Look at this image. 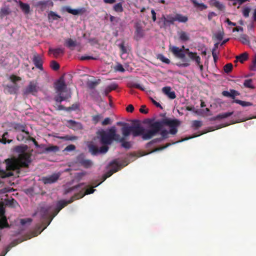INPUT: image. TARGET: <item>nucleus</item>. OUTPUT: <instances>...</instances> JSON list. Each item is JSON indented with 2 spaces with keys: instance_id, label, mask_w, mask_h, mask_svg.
I'll return each instance as SVG.
<instances>
[{
  "instance_id": "f257e3e1",
  "label": "nucleus",
  "mask_w": 256,
  "mask_h": 256,
  "mask_svg": "<svg viewBox=\"0 0 256 256\" xmlns=\"http://www.w3.org/2000/svg\"><path fill=\"white\" fill-rule=\"evenodd\" d=\"M148 129L145 130L140 124L136 126H130L128 124L122 122H116V125L122 126L121 131L124 137H128L132 133L134 137L142 136L144 140H148L156 136V134L160 130L163 124H166L171 127L170 132L175 134L177 130L176 126H178V121L177 120H171L168 119H164L161 120L154 121V119H148L147 121Z\"/></svg>"
},
{
  "instance_id": "f03ea898",
  "label": "nucleus",
  "mask_w": 256,
  "mask_h": 256,
  "mask_svg": "<svg viewBox=\"0 0 256 256\" xmlns=\"http://www.w3.org/2000/svg\"><path fill=\"white\" fill-rule=\"evenodd\" d=\"M28 148L26 145L15 146L14 150L20 154L18 158H12L5 160L7 170H19L20 168L28 167L29 164L31 162V154L26 152Z\"/></svg>"
},
{
  "instance_id": "7ed1b4c3",
  "label": "nucleus",
  "mask_w": 256,
  "mask_h": 256,
  "mask_svg": "<svg viewBox=\"0 0 256 256\" xmlns=\"http://www.w3.org/2000/svg\"><path fill=\"white\" fill-rule=\"evenodd\" d=\"M170 50L174 55L176 57L182 60V62L176 64L179 67L186 68L190 65L191 61L195 62L196 64H200L201 58L196 52H192L190 49L186 48L183 51L176 46L170 47Z\"/></svg>"
},
{
  "instance_id": "20e7f679",
  "label": "nucleus",
  "mask_w": 256,
  "mask_h": 256,
  "mask_svg": "<svg viewBox=\"0 0 256 256\" xmlns=\"http://www.w3.org/2000/svg\"><path fill=\"white\" fill-rule=\"evenodd\" d=\"M188 20V18L186 16H183L180 14H176L174 16L172 14H162L158 18V24L160 28L166 29L170 25L174 24V22L178 21L179 22H186Z\"/></svg>"
},
{
  "instance_id": "39448f33",
  "label": "nucleus",
  "mask_w": 256,
  "mask_h": 256,
  "mask_svg": "<svg viewBox=\"0 0 256 256\" xmlns=\"http://www.w3.org/2000/svg\"><path fill=\"white\" fill-rule=\"evenodd\" d=\"M54 88L56 93L58 94L54 98V100L57 102H62L67 100L70 98V94L66 96H63L62 93L66 92V84L65 82L64 78L62 76L54 84Z\"/></svg>"
},
{
  "instance_id": "423d86ee",
  "label": "nucleus",
  "mask_w": 256,
  "mask_h": 256,
  "mask_svg": "<svg viewBox=\"0 0 256 256\" xmlns=\"http://www.w3.org/2000/svg\"><path fill=\"white\" fill-rule=\"evenodd\" d=\"M89 152L93 156H96L100 154H105L108 150V146H104L98 148V146L92 144H90L88 145Z\"/></svg>"
},
{
  "instance_id": "0eeeda50",
  "label": "nucleus",
  "mask_w": 256,
  "mask_h": 256,
  "mask_svg": "<svg viewBox=\"0 0 256 256\" xmlns=\"http://www.w3.org/2000/svg\"><path fill=\"white\" fill-rule=\"evenodd\" d=\"M76 162L86 168H90L93 165V162L90 160L86 159L83 154H80L76 156Z\"/></svg>"
},
{
  "instance_id": "6e6552de",
  "label": "nucleus",
  "mask_w": 256,
  "mask_h": 256,
  "mask_svg": "<svg viewBox=\"0 0 256 256\" xmlns=\"http://www.w3.org/2000/svg\"><path fill=\"white\" fill-rule=\"evenodd\" d=\"M164 118H163L162 120H164ZM164 119H168V118H165ZM168 120H177L178 121L179 124H178V126H176V130H178V128L180 126V121L179 120H177V119L172 120V119L168 118ZM171 128H172L171 127H170L169 126L166 125L165 124H163L162 128L160 129V130L156 134H158L160 132V134L162 136L161 138H162V140H163L166 139V138H168V133H170V134H171L170 132V130ZM177 132H178V131ZM156 135L157 134H156ZM172 135H174V134H172Z\"/></svg>"
},
{
  "instance_id": "1a4fd4ad",
  "label": "nucleus",
  "mask_w": 256,
  "mask_h": 256,
  "mask_svg": "<svg viewBox=\"0 0 256 256\" xmlns=\"http://www.w3.org/2000/svg\"><path fill=\"white\" fill-rule=\"evenodd\" d=\"M38 92V84L36 82L31 81L28 86L24 91V94L27 95L30 94H34Z\"/></svg>"
},
{
  "instance_id": "9d476101",
  "label": "nucleus",
  "mask_w": 256,
  "mask_h": 256,
  "mask_svg": "<svg viewBox=\"0 0 256 256\" xmlns=\"http://www.w3.org/2000/svg\"><path fill=\"white\" fill-rule=\"evenodd\" d=\"M35 6L41 11H44L48 9L49 6H52L53 2L50 0L38 1L35 4Z\"/></svg>"
},
{
  "instance_id": "9b49d317",
  "label": "nucleus",
  "mask_w": 256,
  "mask_h": 256,
  "mask_svg": "<svg viewBox=\"0 0 256 256\" xmlns=\"http://www.w3.org/2000/svg\"><path fill=\"white\" fill-rule=\"evenodd\" d=\"M59 177V174H54L49 176L42 177V180L44 184H51L56 182Z\"/></svg>"
},
{
  "instance_id": "f8f14e48",
  "label": "nucleus",
  "mask_w": 256,
  "mask_h": 256,
  "mask_svg": "<svg viewBox=\"0 0 256 256\" xmlns=\"http://www.w3.org/2000/svg\"><path fill=\"white\" fill-rule=\"evenodd\" d=\"M135 29L134 38L136 41H138L144 37V32L142 26L139 24H137L135 26Z\"/></svg>"
},
{
  "instance_id": "ddd939ff",
  "label": "nucleus",
  "mask_w": 256,
  "mask_h": 256,
  "mask_svg": "<svg viewBox=\"0 0 256 256\" xmlns=\"http://www.w3.org/2000/svg\"><path fill=\"white\" fill-rule=\"evenodd\" d=\"M76 197L74 196V195L72 196L70 200H60L59 201L57 204V206H56V214L62 208L66 206L68 204L72 203L73 202L74 200H76Z\"/></svg>"
},
{
  "instance_id": "4468645a",
  "label": "nucleus",
  "mask_w": 256,
  "mask_h": 256,
  "mask_svg": "<svg viewBox=\"0 0 256 256\" xmlns=\"http://www.w3.org/2000/svg\"><path fill=\"white\" fill-rule=\"evenodd\" d=\"M67 123L68 126L74 130H80L83 128L82 124L80 122L70 120L67 121Z\"/></svg>"
},
{
  "instance_id": "2eb2a0df",
  "label": "nucleus",
  "mask_w": 256,
  "mask_h": 256,
  "mask_svg": "<svg viewBox=\"0 0 256 256\" xmlns=\"http://www.w3.org/2000/svg\"><path fill=\"white\" fill-rule=\"evenodd\" d=\"M100 142L103 144H110L112 140L108 136V134L104 131L100 132Z\"/></svg>"
},
{
  "instance_id": "dca6fc26",
  "label": "nucleus",
  "mask_w": 256,
  "mask_h": 256,
  "mask_svg": "<svg viewBox=\"0 0 256 256\" xmlns=\"http://www.w3.org/2000/svg\"><path fill=\"white\" fill-rule=\"evenodd\" d=\"M170 86H165L162 88V92L170 99H174L176 98V93L174 91L171 90Z\"/></svg>"
},
{
  "instance_id": "f3484780",
  "label": "nucleus",
  "mask_w": 256,
  "mask_h": 256,
  "mask_svg": "<svg viewBox=\"0 0 256 256\" xmlns=\"http://www.w3.org/2000/svg\"><path fill=\"white\" fill-rule=\"evenodd\" d=\"M95 191V190L93 188H88L84 192L83 191H80L79 192L74 194V196L76 197V199H79L83 198L85 195L89 194H92Z\"/></svg>"
},
{
  "instance_id": "a211bd4d",
  "label": "nucleus",
  "mask_w": 256,
  "mask_h": 256,
  "mask_svg": "<svg viewBox=\"0 0 256 256\" xmlns=\"http://www.w3.org/2000/svg\"><path fill=\"white\" fill-rule=\"evenodd\" d=\"M33 62L36 68L40 69L41 70H43L42 67V61L38 54H34L33 58Z\"/></svg>"
},
{
  "instance_id": "6ab92c4d",
  "label": "nucleus",
  "mask_w": 256,
  "mask_h": 256,
  "mask_svg": "<svg viewBox=\"0 0 256 256\" xmlns=\"http://www.w3.org/2000/svg\"><path fill=\"white\" fill-rule=\"evenodd\" d=\"M22 240H20L18 239L16 240L12 241L8 246L2 252L0 256H5L8 252H9L10 248L19 243L21 242Z\"/></svg>"
},
{
  "instance_id": "aec40b11",
  "label": "nucleus",
  "mask_w": 256,
  "mask_h": 256,
  "mask_svg": "<svg viewBox=\"0 0 256 256\" xmlns=\"http://www.w3.org/2000/svg\"><path fill=\"white\" fill-rule=\"evenodd\" d=\"M65 10L71 14L73 15L82 14L84 12L85 10L84 8H81L78 9H72L69 6H66Z\"/></svg>"
},
{
  "instance_id": "412c9836",
  "label": "nucleus",
  "mask_w": 256,
  "mask_h": 256,
  "mask_svg": "<svg viewBox=\"0 0 256 256\" xmlns=\"http://www.w3.org/2000/svg\"><path fill=\"white\" fill-rule=\"evenodd\" d=\"M13 128L16 131H21L25 133L26 135L30 134L29 132L26 130V126L18 123H14L12 125Z\"/></svg>"
},
{
  "instance_id": "4be33fe9",
  "label": "nucleus",
  "mask_w": 256,
  "mask_h": 256,
  "mask_svg": "<svg viewBox=\"0 0 256 256\" xmlns=\"http://www.w3.org/2000/svg\"><path fill=\"white\" fill-rule=\"evenodd\" d=\"M222 94L226 97L231 98L234 100L235 96L240 94L239 92L236 90H230V92L224 90L222 92Z\"/></svg>"
},
{
  "instance_id": "5701e85b",
  "label": "nucleus",
  "mask_w": 256,
  "mask_h": 256,
  "mask_svg": "<svg viewBox=\"0 0 256 256\" xmlns=\"http://www.w3.org/2000/svg\"><path fill=\"white\" fill-rule=\"evenodd\" d=\"M233 114V112H227L224 113L220 114L217 115L216 116L211 118H210V120L211 121H214L218 120H222L223 118H226L228 116H232Z\"/></svg>"
},
{
  "instance_id": "b1692460",
  "label": "nucleus",
  "mask_w": 256,
  "mask_h": 256,
  "mask_svg": "<svg viewBox=\"0 0 256 256\" xmlns=\"http://www.w3.org/2000/svg\"><path fill=\"white\" fill-rule=\"evenodd\" d=\"M49 52L52 53L54 56L55 58H57L58 56L61 54H64V50L63 48H50Z\"/></svg>"
},
{
  "instance_id": "393cba45",
  "label": "nucleus",
  "mask_w": 256,
  "mask_h": 256,
  "mask_svg": "<svg viewBox=\"0 0 256 256\" xmlns=\"http://www.w3.org/2000/svg\"><path fill=\"white\" fill-rule=\"evenodd\" d=\"M118 47L120 50L122 54H127L130 50V46L128 44L125 46L124 41H122L121 44H118Z\"/></svg>"
},
{
  "instance_id": "a878e982",
  "label": "nucleus",
  "mask_w": 256,
  "mask_h": 256,
  "mask_svg": "<svg viewBox=\"0 0 256 256\" xmlns=\"http://www.w3.org/2000/svg\"><path fill=\"white\" fill-rule=\"evenodd\" d=\"M50 210V207H42L40 211L42 217L44 218H48L49 216Z\"/></svg>"
},
{
  "instance_id": "bb28decb",
  "label": "nucleus",
  "mask_w": 256,
  "mask_h": 256,
  "mask_svg": "<svg viewBox=\"0 0 256 256\" xmlns=\"http://www.w3.org/2000/svg\"><path fill=\"white\" fill-rule=\"evenodd\" d=\"M64 45L68 48H74L76 46V42L75 40H73L72 38H67L64 40Z\"/></svg>"
},
{
  "instance_id": "cd10ccee",
  "label": "nucleus",
  "mask_w": 256,
  "mask_h": 256,
  "mask_svg": "<svg viewBox=\"0 0 256 256\" xmlns=\"http://www.w3.org/2000/svg\"><path fill=\"white\" fill-rule=\"evenodd\" d=\"M5 90L10 94H15L18 90V88L16 86H6Z\"/></svg>"
},
{
  "instance_id": "c85d7f7f",
  "label": "nucleus",
  "mask_w": 256,
  "mask_h": 256,
  "mask_svg": "<svg viewBox=\"0 0 256 256\" xmlns=\"http://www.w3.org/2000/svg\"><path fill=\"white\" fill-rule=\"evenodd\" d=\"M248 58V54L246 52H244L239 56H236V62L239 61L241 63H243Z\"/></svg>"
},
{
  "instance_id": "c756f323",
  "label": "nucleus",
  "mask_w": 256,
  "mask_h": 256,
  "mask_svg": "<svg viewBox=\"0 0 256 256\" xmlns=\"http://www.w3.org/2000/svg\"><path fill=\"white\" fill-rule=\"evenodd\" d=\"M178 36L180 40L183 42H186L190 39L188 34L184 31L179 32Z\"/></svg>"
},
{
  "instance_id": "7c9ffc66",
  "label": "nucleus",
  "mask_w": 256,
  "mask_h": 256,
  "mask_svg": "<svg viewBox=\"0 0 256 256\" xmlns=\"http://www.w3.org/2000/svg\"><path fill=\"white\" fill-rule=\"evenodd\" d=\"M60 150V148L57 146H50L45 148L44 152H58Z\"/></svg>"
},
{
  "instance_id": "2f4dec72",
  "label": "nucleus",
  "mask_w": 256,
  "mask_h": 256,
  "mask_svg": "<svg viewBox=\"0 0 256 256\" xmlns=\"http://www.w3.org/2000/svg\"><path fill=\"white\" fill-rule=\"evenodd\" d=\"M109 166L111 167L112 170H116V172L120 169V164L116 160H114L110 162Z\"/></svg>"
},
{
  "instance_id": "473e14b6",
  "label": "nucleus",
  "mask_w": 256,
  "mask_h": 256,
  "mask_svg": "<svg viewBox=\"0 0 256 256\" xmlns=\"http://www.w3.org/2000/svg\"><path fill=\"white\" fill-rule=\"evenodd\" d=\"M20 8L25 14H28L29 13L30 10V7L28 4L20 2Z\"/></svg>"
},
{
  "instance_id": "72a5a7b5",
  "label": "nucleus",
  "mask_w": 256,
  "mask_h": 256,
  "mask_svg": "<svg viewBox=\"0 0 256 256\" xmlns=\"http://www.w3.org/2000/svg\"><path fill=\"white\" fill-rule=\"evenodd\" d=\"M100 80L95 81L89 80L87 82L86 85L90 89L94 88L97 85L100 83Z\"/></svg>"
},
{
  "instance_id": "f704fd0d",
  "label": "nucleus",
  "mask_w": 256,
  "mask_h": 256,
  "mask_svg": "<svg viewBox=\"0 0 256 256\" xmlns=\"http://www.w3.org/2000/svg\"><path fill=\"white\" fill-rule=\"evenodd\" d=\"M239 40L243 44H250V40H248V37L246 34H241L240 36Z\"/></svg>"
},
{
  "instance_id": "c9c22d12",
  "label": "nucleus",
  "mask_w": 256,
  "mask_h": 256,
  "mask_svg": "<svg viewBox=\"0 0 256 256\" xmlns=\"http://www.w3.org/2000/svg\"><path fill=\"white\" fill-rule=\"evenodd\" d=\"M234 102L242 106H252V103L248 102L242 101L240 100H234Z\"/></svg>"
},
{
  "instance_id": "e433bc0d",
  "label": "nucleus",
  "mask_w": 256,
  "mask_h": 256,
  "mask_svg": "<svg viewBox=\"0 0 256 256\" xmlns=\"http://www.w3.org/2000/svg\"><path fill=\"white\" fill-rule=\"evenodd\" d=\"M158 59L160 60L162 62L166 64H170V60L166 58L162 54H158L156 56Z\"/></svg>"
},
{
  "instance_id": "4c0bfd02",
  "label": "nucleus",
  "mask_w": 256,
  "mask_h": 256,
  "mask_svg": "<svg viewBox=\"0 0 256 256\" xmlns=\"http://www.w3.org/2000/svg\"><path fill=\"white\" fill-rule=\"evenodd\" d=\"M252 79L246 80L244 82V85L246 88L252 89L254 88V86L252 85Z\"/></svg>"
},
{
  "instance_id": "58836bf2",
  "label": "nucleus",
  "mask_w": 256,
  "mask_h": 256,
  "mask_svg": "<svg viewBox=\"0 0 256 256\" xmlns=\"http://www.w3.org/2000/svg\"><path fill=\"white\" fill-rule=\"evenodd\" d=\"M8 132H5L3 134L2 136V138L0 140V142H2L4 144H6V143H10L12 142V140H6V137L8 136Z\"/></svg>"
},
{
  "instance_id": "ea45409f",
  "label": "nucleus",
  "mask_w": 256,
  "mask_h": 256,
  "mask_svg": "<svg viewBox=\"0 0 256 256\" xmlns=\"http://www.w3.org/2000/svg\"><path fill=\"white\" fill-rule=\"evenodd\" d=\"M26 140H30V141H32L34 143V146L36 147V148H43L44 146V144H38V142L36 141V140H35L34 138H32V137H31L30 136V134L28 135V137L26 138Z\"/></svg>"
},
{
  "instance_id": "a19ab883",
  "label": "nucleus",
  "mask_w": 256,
  "mask_h": 256,
  "mask_svg": "<svg viewBox=\"0 0 256 256\" xmlns=\"http://www.w3.org/2000/svg\"><path fill=\"white\" fill-rule=\"evenodd\" d=\"M12 175L13 174L12 172H7L3 170H0V177L2 178H8Z\"/></svg>"
},
{
  "instance_id": "79ce46f5",
  "label": "nucleus",
  "mask_w": 256,
  "mask_h": 256,
  "mask_svg": "<svg viewBox=\"0 0 256 256\" xmlns=\"http://www.w3.org/2000/svg\"><path fill=\"white\" fill-rule=\"evenodd\" d=\"M48 17L50 19L52 18L53 20H57L58 18H60V16L58 15V14H56V13H55L54 12L52 11H50L48 13Z\"/></svg>"
},
{
  "instance_id": "37998d69",
  "label": "nucleus",
  "mask_w": 256,
  "mask_h": 256,
  "mask_svg": "<svg viewBox=\"0 0 256 256\" xmlns=\"http://www.w3.org/2000/svg\"><path fill=\"white\" fill-rule=\"evenodd\" d=\"M114 10L116 12H122L124 10L122 4L120 2L116 4L114 6Z\"/></svg>"
},
{
  "instance_id": "c03bdc74",
  "label": "nucleus",
  "mask_w": 256,
  "mask_h": 256,
  "mask_svg": "<svg viewBox=\"0 0 256 256\" xmlns=\"http://www.w3.org/2000/svg\"><path fill=\"white\" fill-rule=\"evenodd\" d=\"M108 134L109 137L111 139V140L112 141L114 140V138L116 132V129L114 128H111L110 130L108 133H107Z\"/></svg>"
},
{
  "instance_id": "a18cd8bd",
  "label": "nucleus",
  "mask_w": 256,
  "mask_h": 256,
  "mask_svg": "<svg viewBox=\"0 0 256 256\" xmlns=\"http://www.w3.org/2000/svg\"><path fill=\"white\" fill-rule=\"evenodd\" d=\"M232 68H233L232 64L231 63H228V64H226L224 66V71L225 72L228 74L232 70Z\"/></svg>"
},
{
  "instance_id": "49530a36",
  "label": "nucleus",
  "mask_w": 256,
  "mask_h": 256,
  "mask_svg": "<svg viewBox=\"0 0 256 256\" xmlns=\"http://www.w3.org/2000/svg\"><path fill=\"white\" fill-rule=\"evenodd\" d=\"M50 68L54 70H58L60 68V64L55 60L50 62Z\"/></svg>"
},
{
  "instance_id": "de8ad7c7",
  "label": "nucleus",
  "mask_w": 256,
  "mask_h": 256,
  "mask_svg": "<svg viewBox=\"0 0 256 256\" xmlns=\"http://www.w3.org/2000/svg\"><path fill=\"white\" fill-rule=\"evenodd\" d=\"M202 125V122L200 120H195L192 121V126L194 128L196 129H198L201 127Z\"/></svg>"
},
{
  "instance_id": "09e8293b",
  "label": "nucleus",
  "mask_w": 256,
  "mask_h": 256,
  "mask_svg": "<svg viewBox=\"0 0 256 256\" xmlns=\"http://www.w3.org/2000/svg\"><path fill=\"white\" fill-rule=\"evenodd\" d=\"M10 14V11L8 8H2L0 10V17L3 18Z\"/></svg>"
},
{
  "instance_id": "8fccbe9b",
  "label": "nucleus",
  "mask_w": 256,
  "mask_h": 256,
  "mask_svg": "<svg viewBox=\"0 0 256 256\" xmlns=\"http://www.w3.org/2000/svg\"><path fill=\"white\" fill-rule=\"evenodd\" d=\"M116 172V170H112L110 169L103 176L104 180H105L107 178L110 177L114 173Z\"/></svg>"
},
{
  "instance_id": "3c124183",
  "label": "nucleus",
  "mask_w": 256,
  "mask_h": 256,
  "mask_svg": "<svg viewBox=\"0 0 256 256\" xmlns=\"http://www.w3.org/2000/svg\"><path fill=\"white\" fill-rule=\"evenodd\" d=\"M59 138L66 140H74L77 139V136H64L59 137Z\"/></svg>"
},
{
  "instance_id": "603ef678",
  "label": "nucleus",
  "mask_w": 256,
  "mask_h": 256,
  "mask_svg": "<svg viewBox=\"0 0 256 256\" xmlns=\"http://www.w3.org/2000/svg\"><path fill=\"white\" fill-rule=\"evenodd\" d=\"M102 114H96L92 116V121L94 124H97L102 118Z\"/></svg>"
},
{
  "instance_id": "864d4df0",
  "label": "nucleus",
  "mask_w": 256,
  "mask_h": 256,
  "mask_svg": "<svg viewBox=\"0 0 256 256\" xmlns=\"http://www.w3.org/2000/svg\"><path fill=\"white\" fill-rule=\"evenodd\" d=\"M83 184H78L76 186H73V187H71V188H68V189H66L64 192V194H68L70 192H71L72 191H73L74 190L76 189V188H80L81 186H82Z\"/></svg>"
},
{
  "instance_id": "5fc2aeb1",
  "label": "nucleus",
  "mask_w": 256,
  "mask_h": 256,
  "mask_svg": "<svg viewBox=\"0 0 256 256\" xmlns=\"http://www.w3.org/2000/svg\"><path fill=\"white\" fill-rule=\"evenodd\" d=\"M120 142L122 143V146L126 149H129L131 147L130 143L129 142H126L125 140H124V141H122Z\"/></svg>"
},
{
  "instance_id": "6e6d98bb",
  "label": "nucleus",
  "mask_w": 256,
  "mask_h": 256,
  "mask_svg": "<svg viewBox=\"0 0 256 256\" xmlns=\"http://www.w3.org/2000/svg\"><path fill=\"white\" fill-rule=\"evenodd\" d=\"M215 7L221 11H224L226 8L225 6L220 2L217 3Z\"/></svg>"
},
{
  "instance_id": "4d7b16f0",
  "label": "nucleus",
  "mask_w": 256,
  "mask_h": 256,
  "mask_svg": "<svg viewBox=\"0 0 256 256\" xmlns=\"http://www.w3.org/2000/svg\"><path fill=\"white\" fill-rule=\"evenodd\" d=\"M126 138V137H124V136L122 137H120V134H116L114 138V140L116 142H121L122 141L125 140Z\"/></svg>"
},
{
  "instance_id": "13d9d810",
  "label": "nucleus",
  "mask_w": 256,
  "mask_h": 256,
  "mask_svg": "<svg viewBox=\"0 0 256 256\" xmlns=\"http://www.w3.org/2000/svg\"><path fill=\"white\" fill-rule=\"evenodd\" d=\"M250 9L249 8H245L242 10V14L244 18H248L249 16V13Z\"/></svg>"
},
{
  "instance_id": "bf43d9fd",
  "label": "nucleus",
  "mask_w": 256,
  "mask_h": 256,
  "mask_svg": "<svg viewBox=\"0 0 256 256\" xmlns=\"http://www.w3.org/2000/svg\"><path fill=\"white\" fill-rule=\"evenodd\" d=\"M10 80L12 82L15 83L17 81H20L21 80V78L19 76H16L14 74H12L10 76Z\"/></svg>"
},
{
  "instance_id": "052dcab7",
  "label": "nucleus",
  "mask_w": 256,
  "mask_h": 256,
  "mask_svg": "<svg viewBox=\"0 0 256 256\" xmlns=\"http://www.w3.org/2000/svg\"><path fill=\"white\" fill-rule=\"evenodd\" d=\"M250 70L252 71H256V56H255L252 64L250 66Z\"/></svg>"
},
{
  "instance_id": "680f3d73",
  "label": "nucleus",
  "mask_w": 256,
  "mask_h": 256,
  "mask_svg": "<svg viewBox=\"0 0 256 256\" xmlns=\"http://www.w3.org/2000/svg\"><path fill=\"white\" fill-rule=\"evenodd\" d=\"M162 140V138H154V139L150 141L147 144L148 146H150V145L154 143L160 142Z\"/></svg>"
},
{
  "instance_id": "e2e57ef3",
  "label": "nucleus",
  "mask_w": 256,
  "mask_h": 256,
  "mask_svg": "<svg viewBox=\"0 0 256 256\" xmlns=\"http://www.w3.org/2000/svg\"><path fill=\"white\" fill-rule=\"evenodd\" d=\"M80 59L82 60H97V58H94L92 56H83L80 57Z\"/></svg>"
},
{
  "instance_id": "0e129e2a",
  "label": "nucleus",
  "mask_w": 256,
  "mask_h": 256,
  "mask_svg": "<svg viewBox=\"0 0 256 256\" xmlns=\"http://www.w3.org/2000/svg\"><path fill=\"white\" fill-rule=\"evenodd\" d=\"M32 221V220L30 218H24L20 220V224L22 225H24L25 224L28 223L30 224Z\"/></svg>"
},
{
  "instance_id": "69168bd1",
  "label": "nucleus",
  "mask_w": 256,
  "mask_h": 256,
  "mask_svg": "<svg viewBox=\"0 0 256 256\" xmlns=\"http://www.w3.org/2000/svg\"><path fill=\"white\" fill-rule=\"evenodd\" d=\"M76 149V146L74 144H70L64 150V151L70 152Z\"/></svg>"
},
{
  "instance_id": "338daca9",
  "label": "nucleus",
  "mask_w": 256,
  "mask_h": 256,
  "mask_svg": "<svg viewBox=\"0 0 256 256\" xmlns=\"http://www.w3.org/2000/svg\"><path fill=\"white\" fill-rule=\"evenodd\" d=\"M118 86L116 84H112L110 85H109L107 88L108 89L109 91H111L112 90H115L117 88Z\"/></svg>"
},
{
  "instance_id": "774afa93",
  "label": "nucleus",
  "mask_w": 256,
  "mask_h": 256,
  "mask_svg": "<svg viewBox=\"0 0 256 256\" xmlns=\"http://www.w3.org/2000/svg\"><path fill=\"white\" fill-rule=\"evenodd\" d=\"M116 70L117 71L120 72H124L125 71L124 68H123V66L121 64H118L116 66Z\"/></svg>"
}]
</instances>
